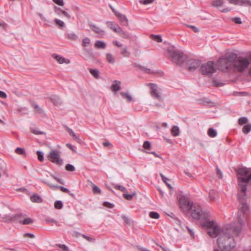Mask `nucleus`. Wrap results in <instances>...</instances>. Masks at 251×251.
I'll return each mask as SVG.
<instances>
[{"label": "nucleus", "instance_id": "10", "mask_svg": "<svg viewBox=\"0 0 251 251\" xmlns=\"http://www.w3.org/2000/svg\"><path fill=\"white\" fill-rule=\"evenodd\" d=\"M189 210H191V216L193 219H200L202 214L201 207L199 205H191Z\"/></svg>", "mask_w": 251, "mask_h": 251}, {"label": "nucleus", "instance_id": "41", "mask_svg": "<svg viewBox=\"0 0 251 251\" xmlns=\"http://www.w3.org/2000/svg\"><path fill=\"white\" fill-rule=\"evenodd\" d=\"M65 169L67 171L74 172L75 170V167L70 164H67L65 166Z\"/></svg>", "mask_w": 251, "mask_h": 251}, {"label": "nucleus", "instance_id": "7", "mask_svg": "<svg viewBox=\"0 0 251 251\" xmlns=\"http://www.w3.org/2000/svg\"><path fill=\"white\" fill-rule=\"evenodd\" d=\"M48 158L53 163L58 165L63 164V159L60 158V152L57 150H52L48 154Z\"/></svg>", "mask_w": 251, "mask_h": 251}, {"label": "nucleus", "instance_id": "13", "mask_svg": "<svg viewBox=\"0 0 251 251\" xmlns=\"http://www.w3.org/2000/svg\"><path fill=\"white\" fill-rule=\"evenodd\" d=\"M22 216V214H17L12 215H6L3 219L5 222H13L16 220L18 221V219Z\"/></svg>", "mask_w": 251, "mask_h": 251}, {"label": "nucleus", "instance_id": "57", "mask_svg": "<svg viewBox=\"0 0 251 251\" xmlns=\"http://www.w3.org/2000/svg\"><path fill=\"white\" fill-rule=\"evenodd\" d=\"M58 246L61 249L62 251H69V249L67 246L65 245H58Z\"/></svg>", "mask_w": 251, "mask_h": 251}, {"label": "nucleus", "instance_id": "56", "mask_svg": "<svg viewBox=\"0 0 251 251\" xmlns=\"http://www.w3.org/2000/svg\"><path fill=\"white\" fill-rule=\"evenodd\" d=\"M45 222H46V223H57V221L52 219H51L49 217H46L45 218Z\"/></svg>", "mask_w": 251, "mask_h": 251}, {"label": "nucleus", "instance_id": "49", "mask_svg": "<svg viewBox=\"0 0 251 251\" xmlns=\"http://www.w3.org/2000/svg\"><path fill=\"white\" fill-rule=\"evenodd\" d=\"M90 43V39L87 37L85 38L82 40V46L86 47Z\"/></svg>", "mask_w": 251, "mask_h": 251}, {"label": "nucleus", "instance_id": "8", "mask_svg": "<svg viewBox=\"0 0 251 251\" xmlns=\"http://www.w3.org/2000/svg\"><path fill=\"white\" fill-rule=\"evenodd\" d=\"M148 86H150V94L151 97L157 100L162 101L163 99L160 93V89L158 86L154 83H149Z\"/></svg>", "mask_w": 251, "mask_h": 251}, {"label": "nucleus", "instance_id": "39", "mask_svg": "<svg viewBox=\"0 0 251 251\" xmlns=\"http://www.w3.org/2000/svg\"><path fill=\"white\" fill-rule=\"evenodd\" d=\"M63 207V203L61 201H56L54 202V207L57 209H61Z\"/></svg>", "mask_w": 251, "mask_h": 251}, {"label": "nucleus", "instance_id": "59", "mask_svg": "<svg viewBox=\"0 0 251 251\" xmlns=\"http://www.w3.org/2000/svg\"><path fill=\"white\" fill-rule=\"evenodd\" d=\"M232 20L236 24H240L242 23L241 19L238 17L233 18Z\"/></svg>", "mask_w": 251, "mask_h": 251}, {"label": "nucleus", "instance_id": "64", "mask_svg": "<svg viewBox=\"0 0 251 251\" xmlns=\"http://www.w3.org/2000/svg\"><path fill=\"white\" fill-rule=\"evenodd\" d=\"M102 145L104 147H109V148H111L112 147V144L108 141L103 142Z\"/></svg>", "mask_w": 251, "mask_h": 251}, {"label": "nucleus", "instance_id": "32", "mask_svg": "<svg viewBox=\"0 0 251 251\" xmlns=\"http://www.w3.org/2000/svg\"><path fill=\"white\" fill-rule=\"evenodd\" d=\"M251 130V124H247L245 125L242 129L243 133L245 134H248Z\"/></svg>", "mask_w": 251, "mask_h": 251}, {"label": "nucleus", "instance_id": "31", "mask_svg": "<svg viewBox=\"0 0 251 251\" xmlns=\"http://www.w3.org/2000/svg\"><path fill=\"white\" fill-rule=\"evenodd\" d=\"M15 152L20 155H23L24 156L26 155L25 151L24 149L18 147L16 149Z\"/></svg>", "mask_w": 251, "mask_h": 251}, {"label": "nucleus", "instance_id": "24", "mask_svg": "<svg viewBox=\"0 0 251 251\" xmlns=\"http://www.w3.org/2000/svg\"><path fill=\"white\" fill-rule=\"evenodd\" d=\"M95 46L97 48L104 49L106 48V44L101 41H97Z\"/></svg>", "mask_w": 251, "mask_h": 251}, {"label": "nucleus", "instance_id": "9", "mask_svg": "<svg viewBox=\"0 0 251 251\" xmlns=\"http://www.w3.org/2000/svg\"><path fill=\"white\" fill-rule=\"evenodd\" d=\"M201 64L200 60L195 59H189L186 63V67L188 70L193 72L198 69Z\"/></svg>", "mask_w": 251, "mask_h": 251}, {"label": "nucleus", "instance_id": "6", "mask_svg": "<svg viewBox=\"0 0 251 251\" xmlns=\"http://www.w3.org/2000/svg\"><path fill=\"white\" fill-rule=\"evenodd\" d=\"M201 74L203 75H211L216 71L214 62L208 61L206 63L202 64L201 67Z\"/></svg>", "mask_w": 251, "mask_h": 251}, {"label": "nucleus", "instance_id": "11", "mask_svg": "<svg viewBox=\"0 0 251 251\" xmlns=\"http://www.w3.org/2000/svg\"><path fill=\"white\" fill-rule=\"evenodd\" d=\"M179 203L181 208L186 210H189L191 205H193L190 203L189 199L184 196L180 198Z\"/></svg>", "mask_w": 251, "mask_h": 251}, {"label": "nucleus", "instance_id": "20", "mask_svg": "<svg viewBox=\"0 0 251 251\" xmlns=\"http://www.w3.org/2000/svg\"><path fill=\"white\" fill-rule=\"evenodd\" d=\"M67 38L73 41H76L78 39L77 35L73 32H68L66 33Z\"/></svg>", "mask_w": 251, "mask_h": 251}, {"label": "nucleus", "instance_id": "16", "mask_svg": "<svg viewBox=\"0 0 251 251\" xmlns=\"http://www.w3.org/2000/svg\"><path fill=\"white\" fill-rule=\"evenodd\" d=\"M116 16L123 25L126 26L128 25V21L125 15H123L119 12L116 13Z\"/></svg>", "mask_w": 251, "mask_h": 251}, {"label": "nucleus", "instance_id": "29", "mask_svg": "<svg viewBox=\"0 0 251 251\" xmlns=\"http://www.w3.org/2000/svg\"><path fill=\"white\" fill-rule=\"evenodd\" d=\"M136 195V192H133L131 194H124L123 197L128 201H131L134 196Z\"/></svg>", "mask_w": 251, "mask_h": 251}, {"label": "nucleus", "instance_id": "21", "mask_svg": "<svg viewBox=\"0 0 251 251\" xmlns=\"http://www.w3.org/2000/svg\"><path fill=\"white\" fill-rule=\"evenodd\" d=\"M114 82H115V84L112 85L111 89L114 92H116L120 90L121 88L120 86L121 82L115 80Z\"/></svg>", "mask_w": 251, "mask_h": 251}, {"label": "nucleus", "instance_id": "27", "mask_svg": "<svg viewBox=\"0 0 251 251\" xmlns=\"http://www.w3.org/2000/svg\"><path fill=\"white\" fill-rule=\"evenodd\" d=\"M160 176L161 177L163 181L166 184V185L168 187V188L170 189H172L173 187L170 184H169L167 182V181L169 180V179L168 178L166 177L162 173L160 174Z\"/></svg>", "mask_w": 251, "mask_h": 251}, {"label": "nucleus", "instance_id": "17", "mask_svg": "<svg viewBox=\"0 0 251 251\" xmlns=\"http://www.w3.org/2000/svg\"><path fill=\"white\" fill-rule=\"evenodd\" d=\"M52 57L53 58L56 60L59 64H62L63 63H65L66 64H69L70 63L69 60L65 59V58L60 56V55H58L56 54H53L52 55Z\"/></svg>", "mask_w": 251, "mask_h": 251}, {"label": "nucleus", "instance_id": "23", "mask_svg": "<svg viewBox=\"0 0 251 251\" xmlns=\"http://www.w3.org/2000/svg\"><path fill=\"white\" fill-rule=\"evenodd\" d=\"M120 95L123 98L126 99L128 101H132L133 100L132 96L128 93L121 92H120Z\"/></svg>", "mask_w": 251, "mask_h": 251}, {"label": "nucleus", "instance_id": "55", "mask_svg": "<svg viewBox=\"0 0 251 251\" xmlns=\"http://www.w3.org/2000/svg\"><path fill=\"white\" fill-rule=\"evenodd\" d=\"M103 205L104 206H105L106 207L110 208H112L114 206V205L113 204L111 203H110L108 201H105V202H104Z\"/></svg>", "mask_w": 251, "mask_h": 251}, {"label": "nucleus", "instance_id": "30", "mask_svg": "<svg viewBox=\"0 0 251 251\" xmlns=\"http://www.w3.org/2000/svg\"><path fill=\"white\" fill-rule=\"evenodd\" d=\"M89 72L90 74L96 78L99 77V72L96 69H90Z\"/></svg>", "mask_w": 251, "mask_h": 251}, {"label": "nucleus", "instance_id": "33", "mask_svg": "<svg viewBox=\"0 0 251 251\" xmlns=\"http://www.w3.org/2000/svg\"><path fill=\"white\" fill-rule=\"evenodd\" d=\"M209 198L211 200H214L216 198L217 194L214 190H210L209 193Z\"/></svg>", "mask_w": 251, "mask_h": 251}, {"label": "nucleus", "instance_id": "44", "mask_svg": "<svg viewBox=\"0 0 251 251\" xmlns=\"http://www.w3.org/2000/svg\"><path fill=\"white\" fill-rule=\"evenodd\" d=\"M81 236L89 242H94L95 241L94 238L88 236L85 234H81Z\"/></svg>", "mask_w": 251, "mask_h": 251}, {"label": "nucleus", "instance_id": "38", "mask_svg": "<svg viewBox=\"0 0 251 251\" xmlns=\"http://www.w3.org/2000/svg\"><path fill=\"white\" fill-rule=\"evenodd\" d=\"M149 216L152 219H157L159 218V214L156 212L154 211H151L149 213Z\"/></svg>", "mask_w": 251, "mask_h": 251}, {"label": "nucleus", "instance_id": "53", "mask_svg": "<svg viewBox=\"0 0 251 251\" xmlns=\"http://www.w3.org/2000/svg\"><path fill=\"white\" fill-rule=\"evenodd\" d=\"M143 147L146 150L150 149L151 148V143L148 141L144 142L143 144Z\"/></svg>", "mask_w": 251, "mask_h": 251}, {"label": "nucleus", "instance_id": "3", "mask_svg": "<svg viewBox=\"0 0 251 251\" xmlns=\"http://www.w3.org/2000/svg\"><path fill=\"white\" fill-rule=\"evenodd\" d=\"M218 247L221 250H230L234 248L235 243L231 233L226 230L217 239Z\"/></svg>", "mask_w": 251, "mask_h": 251}, {"label": "nucleus", "instance_id": "2", "mask_svg": "<svg viewBox=\"0 0 251 251\" xmlns=\"http://www.w3.org/2000/svg\"><path fill=\"white\" fill-rule=\"evenodd\" d=\"M218 63L219 69L226 73L231 71L243 72L251 64L249 73L251 75V55L249 56V60L242 57L237 58L236 53L229 52L220 58Z\"/></svg>", "mask_w": 251, "mask_h": 251}, {"label": "nucleus", "instance_id": "14", "mask_svg": "<svg viewBox=\"0 0 251 251\" xmlns=\"http://www.w3.org/2000/svg\"><path fill=\"white\" fill-rule=\"evenodd\" d=\"M229 2L232 4L242 5H250L251 6V1L249 0H228Z\"/></svg>", "mask_w": 251, "mask_h": 251}, {"label": "nucleus", "instance_id": "45", "mask_svg": "<svg viewBox=\"0 0 251 251\" xmlns=\"http://www.w3.org/2000/svg\"><path fill=\"white\" fill-rule=\"evenodd\" d=\"M36 153L38 156V160L41 162L43 161V160H44L43 153L41 151H37Z\"/></svg>", "mask_w": 251, "mask_h": 251}, {"label": "nucleus", "instance_id": "18", "mask_svg": "<svg viewBox=\"0 0 251 251\" xmlns=\"http://www.w3.org/2000/svg\"><path fill=\"white\" fill-rule=\"evenodd\" d=\"M24 215L22 214V216L18 219V222L20 224L22 225H29L32 224L33 222L32 219L30 218H26L25 219H23V217Z\"/></svg>", "mask_w": 251, "mask_h": 251}, {"label": "nucleus", "instance_id": "50", "mask_svg": "<svg viewBox=\"0 0 251 251\" xmlns=\"http://www.w3.org/2000/svg\"><path fill=\"white\" fill-rule=\"evenodd\" d=\"M140 69L143 71L144 72L147 74H152L153 73V72L151 71L150 69L147 68L143 66H140Z\"/></svg>", "mask_w": 251, "mask_h": 251}, {"label": "nucleus", "instance_id": "62", "mask_svg": "<svg viewBox=\"0 0 251 251\" xmlns=\"http://www.w3.org/2000/svg\"><path fill=\"white\" fill-rule=\"evenodd\" d=\"M153 38H154V40L155 41H156L158 43H160V42H161L162 41V40L161 39V37L160 36L154 35Z\"/></svg>", "mask_w": 251, "mask_h": 251}, {"label": "nucleus", "instance_id": "19", "mask_svg": "<svg viewBox=\"0 0 251 251\" xmlns=\"http://www.w3.org/2000/svg\"><path fill=\"white\" fill-rule=\"evenodd\" d=\"M50 100L56 106L60 105L62 103L60 98L56 95H52L50 97Z\"/></svg>", "mask_w": 251, "mask_h": 251}, {"label": "nucleus", "instance_id": "34", "mask_svg": "<svg viewBox=\"0 0 251 251\" xmlns=\"http://www.w3.org/2000/svg\"><path fill=\"white\" fill-rule=\"evenodd\" d=\"M121 54L125 57H128L130 53L127 50V47L123 48L121 51Z\"/></svg>", "mask_w": 251, "mask_h": 251}, {"label": "nucleus", "instance_id": "36", "mask_svg": "<svg viewBox=\"0 0 251 251\" xmlns=\"http://www.w3.org/2000/svg\"><path fill=\"white\" fill-rule=\"evenodd\" d=\"M113 185H114V188H115L117 190H120L121 192H127L126 189L122 185H117V184H114Z\"/></svg>", "mask_w": 251, "mask_h": 251}, {"label": "nucleus", "instance_id": "25", "mask_svg": "<svg viewBox=\"0 0 251 251\" xmlns=\"http://www.w3.org/2000/svg\"><path fill=\"white\" fill-rule=\"evenodd\" d=\"M171 132H172V135L174 136H177L179 135V127L176 126H173L172 130H171Z\"/></svg>", "mask_w": 251, "mask_h": 251}, {"label": "nucleus", "instance_id": "48", "mask_svg": "<svg viewBox=\"0 0 251 251\" xmlns=\"http://www.w3.org/2000/svg\"><path fill=\"white\" fill-rule=\"evenodd\" d=\"M106 24L109 28L112 29L113 30H114V28H115V24L113 22L108 21L106 22Z\"/></svg>", "mask_w": 251, "mask_h": 251}, {"label": "nucleus", "instance_id": "37", "mask_svg": "<svg viewBox=\"0 0 251 251\" xmlns=\"http://www.w3.org/2000/svg\"><path fill=\"white\" fill-rule=\"evenodd\" d=\"M223 4V1L222 0H215L213 1L212 5L215 7H219L222 6Z\"/></svg>", "mask_w": 251, "mask_h": 251}, {"label": "nucleus", "instance_id": "42", "mask_svg": "<svg viewBox=\"0 0 251 251\" xmlns=\"http://www.w3.org/2000/svg\"><path fill=\"white\" fill-rule=\"evenodd\" d=\"M5 171V164L4 162H0V177L1 176V172L4 173Z\"/></svg>", "mask_w": 251, "mask_h": 251}, {"label": "nucleus", "instance_id": "1", "mask_svg": "<svg viewBox=\"0 0 251 251\" xmlns=\"http://www.w3.org/2000/svg\"><path fill=\"white\" fill-rule=\"evenodd\" d=\"M251 169L240 168L236 170L238 175L239 191L238 200L240 203L237 212V217L240 225L233 228V232L238 235L242 229V227L248 224L247 219L249 213V207L247 203L246 191L247 185L251 180Z\"/></svg>", "mask_w": 251, "mask_h": 251}, {"label": "nucleus", "instance_id": "52", "mask_svg": "<svg viewBox=\"0 0 251 251\" xmlns=\"http://www.w3.org/2000/svg\"><path fill=\"white\" fill-rule=\"evenodd\" d=\"M30 131H31V132L32 133H33L34 134H36V135H42V134H44V132L37 130H36L35 129H33L32 128L30 129Z\"/></svg>", "mask_w": 251, "mask_h": 251}, {"label": "nucleus", "instance_id": "47", "mask_svg": "<svg viewBox=\"0 0 251 251\" xmlns=\"http://www.w3.org/2000/svg\"><path fill=\"white\" fill-rule=\"evenodd\" d=\"M54 12L57 15L60 16L62 14L63 10H62L60 7H58L56 6H54Z\"/></svg>", "mask_w": 251, "mask_h": 251}, {"label": "nucleus", "instance_id": "60", "mask_svg": "<svg viewBox=\"0 0 251 251\" xmlns=\"http://www.w3.org/2000/svg\"><path fill=\"white\" fill-rule=\"evenodd\" d=\"M122 219L125 221V223L128 225L130 224V220L125 215L122 216Z\"/></svg>", "mask_w": 251, "mask_h": 251}, {"label": "nucleus", "instance_id": "28", "mask_svg": "<svg viewBox=\"0 0 251 251\" xmlns=\"http://www.w3.org/2000/svg\"><path fill=\"white\" fill-rule=\"evenodd\" d=\"M106 58L107 61L111 64H113L115 62V59L111 53H106Z\"/></svg>", "mask_w": 251, "mask_h": 251}, {"label": "nucleus", "instance_id": "46", "mask_svg": "<svg viewBox=\"0 0 251 251\" xmlns=\"http://www.w3.org/2000/svg\"><path fill=\"white\" fill-rule=\"evenodd\" d=\"M92 191L93 192L96 194H100L101 190L96 185H93V188H92Z\"/></svg>", "mask_w": 251, "mask_h": 251}, {"label": "nucleus", "instance_id": "61", "mask_svg": "<svg viewBox=\"0 0 251 251\" xmlns=\"http://www.w3.org/2000/svg\"><path fill=\"white\" fill-rule=\"evenodd\" d=\"M52 1L60 6H63L64 5L63 0H52Z\"/></svg>", "mask_w": 251, "mask_h": 251}, {"label": "nucleus", "instance_id": "15", "mask_svg": "<svg viewBox=\"0 0 251 251\" xmlns=\"http://www.w3.org/2000/svg\"><path fill=\"white\" fill-rule=\"evenodd\" d=\"M91 29L96 33L100 34L102 37L105 34V31L102 30L100 27L92 23L89 24Z\"/></svg>", "mask_w": 251, "mask_h": 251}, {"label": "nucleus", "instance_id": "12", "mask_svg": "<svg viewBox=\"0 0 251 251\" xmlns=\"http://www.w3.org/2000/svg\"><path fill=\"white\" fill-rule=\"evenodd\" d=\"M42 181L43 182L48 185L51 189L53 190H55L56 189H59L63 192L70 193V190L68 188H66L63 186L52 184L49 181H46L45 180H42Z\"/></svg>", "mask_w": 251, "mask_h": 251}, {"label": "nucleus", "instance_id": "5", "mask_svg": "<svg viewBox=\"0 0 251 251\" xmlns=\"http://www.w3.org/2000/svg\"><path fill=\"white\" fill-rule=\"evenodd\" d=\"M201 226L209 228L208 234L212 238L217 237L221 233V229L212 221L206 220L205 223L201 224Z\"/></svg>", "mask_w": 251, "mask_h": 251}, {"label": "nucleus", "instance_id": "51", "mask_svg": "<svg viewBox=\"0 0 251 251\" xmlns=\"http://www.w3.org/2000/svg\"><path fill=\"white\" fill-rule=\"evenodd\" d=\"M55 180H56V181H57L59 183L61 184H64V181L63 179H62L61 178H59V177H57L55 176H54L52 174H51L50 175Z\"/></svg>", "mask_w": 251, "mask_h": 251}, {"label": "nucleus", "instance_id": "40", "mask_svg": "<svg viewBox=\"0 0 251 251\" xmlns=\"http://www.w3.org/2000/svg\"><path fill=\"white\" fill-rule=\"evenodd\" d=\"M31 105L32 107H33L36 111L38 113H42L43 112V109L38 105L35 103H32Z\"/></svg>", "mask_w": 251, "mask_h": 251}, {"label": "nucleus", "instance_id": "35", "mask_svg": "<svg viewBox=\"0 0 251 251\" xmlns=\"http://www.w3.org/2000/svg\"><path fill=\"white\" fill-rule=\"evenodd\" d=\"M54 22L59 27H65V23L61 20L58 19H54Z\"/></svg>", "mask_w": 251, "mask_h": 251}, {"label": "nucleus", "instance_id": "58", "mask_svg": "<svg viewBox=\"0 0 251 251\" xmlns=\"http://www.w3.org/2000/svg\"><path fill=\"white\" fill-rule=\"evenodd\" d=\"M122 28L119 26H117V27H115V28H114L113 31L117 33H118L119 35L120 34V33L121 32H122Z\"/></svg>", "mask_w": 251, "mask_h": 251}, {"label": "nucleus", "instance_id": "22", "mask_svg": "<svg viewBox=\"0 0 251 251\" xmlns=\"http://www.w3.org/2000/svg\"><path fill=\"white\" fill-rule=\"evenodd\" d=\"M30 200L34 202L40 203L42 202V199L41 197L37 194H34L30 197Z\"/></svg>", "mask_w": 251, "mask_h": 251}, {"label": "nucleus", "instance_id": "43", "mask_svg": "<svg viewBox=\"0 0 251 251\" xmlns=\"http://www.w3.org/2000/svg\"><path fill=\"white\" fill-rule=\"evenodd\" d=\"M248 122V119L247 117H241L238 120V124L240 125H243Z\"/></svg>", "mask_w": 251, "mask_h": 251}, {"label": "nucleus", "instance_id": "26", "mask_svg": "<svg viewBox=\"0 0 251 251\" xmlns=\"http://www.w3.org/2000/svg\"><path fill=\"white\" fill-rule=\"evenodd\" d=\"M207 134L211 138L215 137L217 136V131L213 128H210L207 131Z\"/></svg>", "mask_w": 251, "mask_h": 251}, {"label": "nucleus", "instance_id": "54", "mask_svg": "<svg viewBox=\"0 0 251 251\" xmlns=\"http://www.w3.org/2000/svg\"><path fill=\"white\" fill-rule=\"evenodd\" d=\"M121 36L124 38H128L129 37V34L128 32H124L123 30H122V32H121L120 34Z\"/></svg>", "mask_w": 251, "mask_h": 251}, {"label": "nucleus", "instance_id": "4", "mask_svg": "<svg viewBox=\"0 0 251 251\" xmlns=\"http://www.w3.org/2000/svg\"><path fill=\"white\" fill-rule=\"evenodd\" d=\"M166 50L172 61L178 65H181L186 59V55L182 51L176 50L174 46L168 47Z\"/></svg>", "mask_w": 251, "mask_h": 251}, {"label": "nucleus", "instance_id": "63", "mask_svg": "<svg viewBox=\"0 0 251 251\" xmlns=\"http://www.w3.org/2000/svg\"><path fill=\"white\" fill-rule=\"evenodd\" d=\"M186 25L187 27H189L190 28H191L192 30H193L195 32H199V29H198V28L197 27H196V26H195L194 25Z\"/></svg>", "mask_w": 251, "mask_h": 251}]
</instances>
